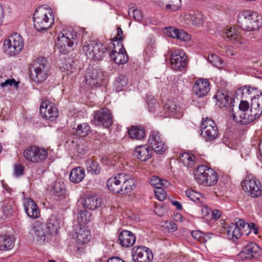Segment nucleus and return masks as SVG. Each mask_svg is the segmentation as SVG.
<instances>
[{"mask_svg":"<svg viewBox=\"0 0 262 262\" xmlns=\"http://www.w3.org/2000/svg\"><path fill=\"white\" fill-rule=\"evenodd\" d=\"M23 205L28 216L30 218H33V200L29 198H24Z\"/></svg>","mask_w":262,"mask_h":262,"instance_id":"nucleus-44","label":"nucleus"},{"mask_svg":"<svg viewBox=\"0 0 262 262\" xmlns=\"http://www.w3.org/2000/svg\"><path fill=\"white\" fill-rule=\"evenodd\" d=\"M262 114V94L254 96L251 99V107L247 101H242L238 109L231 111L233 120L243 124L253 121Z\"/></svg>","mask_w":262,"mask_h":262,"instance_id":"nucleus-1","label":"nucleus"},{"mask_svg":"<svg viewBox=\"0 0 262 262\" xmlns=\"http://www.w3.org/2000/svg\"><path fill=\"white\" fill-rule=\"evenodd\" d=\"M120 245L125 248L132 247L136 242V237L134 234L128 230L121 231L118 236Z\"/></svg>","mask_w":262,"mask_h":262,"instance_id":"nucleus-26","label":"nucleus"},{"mask_svg":"<svg viewBox=\"0 0 262 262\" xmlns=\"http://www.w3.org/2000/svg\"><path fill=\"white\" fill-rule=\"evenodd\" d=\"M186 195L191 200L194 202L200 200L202 198V194L192 189H187L185 191Z\"/></svg>","mask_w":262,"mask_h":262,"instance_id":"nucleus-47","label":"nucleus"},{"mask_svg":"<svg viewBox=\"0 0 262 262\" xmlns=\"http://www.w3.org/2000/svg\"><path fill=\"white\" fill-rule=\"evenodd\" d=\"M39 111L42 118L51 121L56 120L59 115L57 108L48 100L41 102Z\"/></svg>","mask_w":262,"mask_h":262,"instance_id":"nucleus-15","label":"nucleus"},{"mask_svg":"<svg viewBox=\"0 0 262 262\" xmlns=\"http://www.w3.org/2000/svg\"><path fill=\"white\" fill-rule=\"evenodd\" d=\"M90 213L85 210H80L78 213L77 221L79 225L85 226V224L90 221Z\"/></svg>","mask_w":262,"mask_h":262,"instance_id":"nucleus-43","label":"nucleus"},{"mask_svg":"<svg viewBox=\"0 0 262 262\" xmlns=\"http://www.w3.org/2000/svg\"><path fill=\"white\" fill-rule=\"evenodd\" d=\"M192 236L197 241L201 243H205L206 241L205 238L207 236L203 233L200 231H193L191 233Z\"/></svg>","mask_w":262,"mask_h":262,"instance_id":"nucleus-53","label":"nucleus"},{"mask_svg":"<svg viewBox=\"0 0 262 262\" xmlns=\"http://www.w3.org/2000/svg\"><path fill=\"white\" fill-rule=\"evenodd\" d=\"M242 189L249 196L256 198L262 195L260 182L252 174L247 175L241 183Z\"/></svg>","mask_w":262,"mask_h":262,"instance_id":"nucleus-6","label":"nucleus"},{"mask_svg":"<svg viewBox=\"0 0 262 262\" xmlns=\"http://www.w3.org/2000/svg\"><path fill=\"white\" fill-rule=\"evenodd\" d=\"M82 203L84 208L94 210L100 207L101 200L97 195H88L83 198Z\"/></svg>","mask_w":262,"mask_h":262,"instance_id":"nucleus-27","label":"nucleus"},{"mask_svg":"<svg viewBox=\"0 0 262 262\" xmlns=\"http://www.w3.org/2000/svg\"><path fill=\"white\" fill-rule=\"evenodd\" d=\"M85 176V170L81 167H77L71 171L69 178L72 182L77 184L81 182Z\"/></svg>","mask_w":262,"mask_h":262,"instance_id":"nucleus-33","label":"nucleus"},{"mask_svg":"<svg viewBox=\"0 0 262 262\" xmlns=\"http://www.w3.org/2000/svg\"><path fill=\"white\" fill-rule=\"evenodd\" d=\"M48 156V151L42 147H34V163L41 162L46 159Z\"/></svg>","mask_w":262,"mask_h":262,"instance_id":"nucleus-39","label":"nucleus"},{"mask_svg":"<svg viewBox=\"0 0 262 262\" xmlns=\"http://www.w3.org/2000/svg\"><path fill=\"white\" fill-rule=\"evenodd\" d=\"M238 26L247 31L256 30L262 25V18L256 12L244 10L240 12L237 19Z\"/></svg>","mask_w":262,"mask_h":262,"instance_id":"nucleus-4","label":"nucleus"},{"mask_svg":"<svg viewBox=\"0 0 262 262\" xmlns=\"http://www.w3.org/2000/svg\"><path fill=\"white\" fill-rule=\"evenodd\" d=\"M165 227L169 232H173L177 230V225L173 222L169 221L165 223Z\"/></svg>","mask_w":262,"mask_h":262,"instance_id":"nucleus-60","label":"nucleus"},{"mask_svg":"<svg viewBox=\"0 0 262 262\" xmlns=\"http://www.w3.org/2000/svg\"><path fill=\"white\" fill-rule=\"evenodd\" d=\"M109 48L112 49L110 53V57L116 64H124L128 61V55L122 43L111 42Z\"/></svg>","mask_w":262,"mask_h":262,"instance_id":"nucleus-10","label":"nucleus"},{"mask_svg":"<svg viewBox=\"0 0 262 262\" xmlns=\"http://www.w3.org/2000/svg\"><path fill=\"white\" fill-rule=\"evenodd\" d=\"M214 98L216 100V105L221 108L226 107L229 104V95L226 92L219 91Z\"/></svg>","mask_w":262,"mask_h":262,"instance_id":"nucleus-37","label":"nucleus"},{"mask_svg":"<svg viewBox=\"0 0 262 262\" xmlns=\"http://www.w3.org/2000/svg\"><path fill=\"white\" fill-rule=\"evenodd\" d=\"M117 34L116 36L114 37L113 41L112 42H114L117 43V42H119L118 41H121L123 39L124 36L123 34V31L120 27H118L117 29Z\"/></svg>","mask_w":262,"mask_h":262,"instance_id":"nucleus-59","label":"nucleus"},{"mask_svg":"<svg viewBox=\"0 0 262 262\" xmlns=\"http://www.w3.org/2000/svg\"><path fill=\"white\" fill-rule=\"evenodd\" d=\"M209 167L203 164L197 167L194 173V179L200 185L204 186L207 174V171Z\"/></svg>","mask_w":262,"mask_h":262,"instance_id":"nucleus-32","label":"nucleus"},{"mask_svg":"<svg viewBox=\"0 0 262 262\" xmlns=\"http://www.w3.org/2000/svg\"><path fill=\"white\" fill-rule=\"evenodd\" d=\"M136 180L130 177H128L124 173L115 174L107 181L106 186L108 189L114 193L125 194L130 192L136 186Z\"/></svg>","mask_w":262,"mask_h":262,"instance_id":"nucleus-2","label":"nucleus"},{"mask_svg":"<svg viewBox=\"0 0 262 262\" xmlns=\"http://www.w3.org/2000/svg\"><path fill=\"white\" fill-rule=\"evenodd\" d=\"M193 91L199 97L206 96L210 91V83L206 79L197 80L193 86Z\"/></svg>","mask_w":262,"mask_h":262,"instance_id":"nucleus-25","label":"nucleus"},{"mask_svg":"<svg viewBox=\"0 0 262 262\" xmlns=\"http://www.w3.org/2000/svg\"><path fill=\"white\" fill-rule=\"evenodd\" d=\"M164 112H160L158 115L161 118L167 117L170 115H173L176 117L180 116V114L176 115L179 111L180 107L178 106L174 101L168 100L164 106Z\"/></svg>","mask_w":262,"mask_h":262,"instance_id":"nucleus-28","label":"nucleus"},{"mask_svg":"<svg viewBox=\"0 0 262 262\" xmlns=\"http://www.w3.org/2000/svg\"><path fill=\"white\" fill-rule=\"evenodd\" d=\"M106 49L104 45L95 41H85L82 47V51L89 59L99 60L106 52Z\"/></svg>","mask_w":262,"mask_h":262,"instance_id":"nucleus-7","label":"nucleus"},{"mask_svg":"<svg viewBox=\"0 0 262 262\" xmlns=\"http://www.w3.org/2000/svg\"><path fill=\"white\" fill-rule=\"evenodd\" d=\"M128 13L130 16H133L134 19L137 21H140L143 19L142 11L139 9L130 8Z\"/></svg>","mask_w":262,"mask_h":262,"instance_id":"nucleus-50","label":"nucleus"},{"mask_svg":"<svg viewBox=\"0 0 262 262\" xmlns=\"http://www.w3.org/2000/svg\"><path fill=\"white\" fill-rule=\"evenodd\" d=\"M167 183H168V182L166 180H161L156 176H154L150 179V184L157 188H160L162 185H165Z\"/></svg>","mask_w":262,"mask_h":262,"instance_id":"nucleus-49","label":"nucleus"},{"mask_svg":"<svg viewBox=\"0 0 262 262\" xmlns=\"http://www.w3.org/2000/svg\"><path fill=\"white\" fill-rule=\"evenodd\" d=\"M234 221V223H230L225 228L227 238L233 241H235L241 237V230L247 225V223L239 218L235 219Z\"/></svg>","mask_w":262,"mask_h":262,"instance_id":"nucleus-13","label":"nucleus"},{"mask_svg":"<svg viewBox=\"0 0 262 262\" xmlns=\"http://www.w3.org/2000/svg\"><path fill=\"white\" fill-rule=\"evenodd\" d=\"M40 211L38 206L34 202V218H38L40 216Z\"/></svg>","mask_w":262,"mask_h":262,"instance_id":"nucleus-64","label":"nucleus"},{"mask_svg":"<svg viewBox=\"0 0 262 262\" xmlns=\"http://www.w3.org/2000/svg\"><path fill=\"white\" fill-rule=\"evenodd\" d=\"M180 19L187 25H192L198 27L202 26L204 22V16L199 11L183 12L180 15Z\"/></svg>","mask_w":262,"mask_h":262,"instance_id":"nucleus-16","label":"nucleus"},{"mask_svg":"<svg viewBox=\"0 0 262 262\" xmlns=\"http://www.w3.org/2000/svg\"><path fill=\"white\" fill-rule=\"evenodd\" d=\"M202 134L207 141H213L219 134L217 125L213 120L209 118H203L201 126Z\"/></svg>","mask_w":262,"mask_h":262,"instance_id":"nucleus-12","label":"nucleus"},{"mask_svg":"<svg viewBox=\"0 0 262 262\" xmlns=\"http://www.w3.org/2000/svg\"><path fill=\"white\" fill-rule=\"evenodd\" d=\"M239 255L246 258L257 259L261 256L262 249L256 243L250 242L245 246Z\"/></svg>","mask_w":262,"mask_h":262,"instance_id":"nucleus-19","label":"nucleus"},{"mask_svg":"<svg viewBox=\"0 0 262 262\" xmlns=\"http://www.w3.org/2000/svg\"><path fill=\"white\" fill-rule=\"evenodd\" d=\"M3 211L5 215L8 216L13 213V210L10 206H5L3 208Z\"/></svg>","mask_w":262,"mask_h":262,"instance_id":"nucleus-62","label":"nucleus"},{"mask_svg":"<svg viewBox=\"0 0 262 262\" xmlns=\"http://www.w3.org/2000/svg\"><path fill=\"white\" fill-rule=\"evenodd\" d=\"M202 217L206 220L210 219L211 210L207 206H203L202 207Z\"/></svg>","mask_w":262,"mask_h":262,"instance_id":"nucleus-56","label":"nucleus"},{"mask_svg":"<svg viewBox=\"0 0 262 262\" xmlns=\"http://www.w3.org/2000/svg\"><path fill=\"white\" fill-rule=\"evenodd\" d=\"M103 72L97 68H89L85 76V83L91 88L99 86L104 80Z\"/></svg>","mask_w":262,"mask_h":262,"instance_id":"nucleus-11","label":"nucleus"},{"mask_svg":"<svg viewBox=\"0 0 262 262\" xmlns=\"http://www.w3.org/2000/svg\"><path fill=\"white\" fill-rule=\"evenodd\" d=\"M76 38V33L72 29H65L59 33L56 46L59 52L66 54L71 51Z\"/></svg>","mask_w":262,"mask_h":262,"instance_id":"nucleus-5","label":"nucleus"},{"mask_svg":"<svg viewBox=\"0 0 262 262\" xmlns=\"http://www.w3.org/2000/svg\"><path fill=\"white\" fill-rule=\"evenodd\" d=\"M85 168L87 172L92 175H98L100 172L101 168L100 166L96 160L93 159H89L85 161Z\"/></svg>","mask_w":262,"mask_h":262,"instance_id":"nucleus-34","label":"nucleus"},{"mask_svg":"<svg viewBox=\"0 0 262 262\" xmlns=\"http://www.w3.org/2000/svg\"><path fill=\"white\" fill-rule=\"evenodd\" d=\"M151 250L144 246H135L132 249V258L135 262H150L153 259Z\"/></svg>","mask_w":262,"mask_h":262,"instance_id":"nucleus-14","label":"nucleus"},{"mask_svg":"<svg viewBox=\"0 0 262 262\" xmlns=\"http://www.w3.org/2000/svg\"><path fill=\"white\" fill-rule=\"evenodd\" d=\"M155 191V195L158 200L163 201L166 199V193L164 190L161 188H157Z\"/></svg>","mask_w":262,"mask_h":262,"instance_id":"nucleus-58","label":"nucleus"},{"mask_svg":"<svg viewBox=\"0 0 262 262\" xmlns=\"http://www.w3.org/2000/svg\"><path fill=\"white\" fill-rule=\"evenodd\" d=\"M95 123L98 126L108 128L113 123V117L110 110L104 108L96 112L94 117Z\"/></svg>","mask_w":262,"mask_h":262,"instance_id":"nucleus-17","label":"nucleus"},{"mask_svg":"<svg viewBox=\"0 0 262 262\" xmlns=\"http://www.w3.org/2000/svg\"><path fill=\"white\" fill-rule=\"evenodd\" d=\"M243 93L248 95H252L256 91L255 88L249 86H245L243 89Z\"/></svg>","mask_w":262,"mask_h":262,"instance_id":"nucleus-61","label":"nucleus"},{"mask_svg":"<svg viewBox=\"0 0 262 262\" xmlns=\"http://www.w3.org/2000/svg\"><path fill=\"white\" fill-rule=\"evenodd\" d=\"M163 31L167 36L172 38H176L181 41L187 42L191 39V35L182 29L169 27L165 28Z\"/></svg>","mask_w":262,"mask_h":262,"instance_id":"nucleus-22","label":"nucleus"},{"mask_svg":"<svg viewBox=\"0 0 262 262\" xmlns=\"http://www.w3.org/2000/svg\"><path fill=\"white\" fill-rule=\"evenodd\" d=\"M14 176L16 178L21 177L25 172V168L19 163H16L13 167Z\"/></svg>","mask_w":262,"mask_h":262,"instance_id":"nucleus-52","label":"nucleus"},{"mask_svg":"<svg viewBox=\"0 0 262 262\" xmlns=\"http://www.w3.org/2000/svg\"><path fill=\"white\" fill-rule=\"evenodd\" d=\"M127 84V79L126 77L123 75H120L116 79L114 83V86L117 92H120L123 90Z\"/></svg>","mask_w":262,"mask_h":262,"instance_id":"nucleus-41","label":"nucleus"},{"mask_svg":"<svg viewBox=\"0 0 262 262\" xmlns=\"http://www.w3.org/2000/svg\"><path fill=\"white\" fill-rule=\"evenodd\" d=\"M54 21L52 10L47 6H40L34 12V27L38 31L48 30Z\"/></svg>","mask_w":262,"mask_h":262,"instance_id":"nucleus-3","label":"nucleus"},{"mask_svg":"<svg viewBox=\"0 0 262 262\" xmlns=\"http://www.w3.org/2000/svg\"><path fill=\"white\" fill-rule=\"evenodd\" d=\"M170 60L173 69L181 70L186 65L187 56L182 50L177 49L171 52Z\"/></svg>","mask_w":262,"mask_h":262,"instance_id":"nucleus-18","label":"nucleus"},{"mask_svg":"<svg viewBox=\"0 0 262 262\" xmlns=\"http://www.w3.org/2000/svg\"><path fill=\"white\" fill-rule=\"evenodd\" d=\"M180 160L183 164L188 167H192L199 163H203L205 162L203 158L186 152L181 155Z\"/></svg>","mask_w":262,"mask_h":262,"instance_id":"nucleus-24","label":"nucleus"},{"mask_svg":"<svg viewBox=\"0 0 262 262\" xmlns=\"http://www.w3.org/2000/svg\"><path fill=\"white\" fill-rule=\"evenodd\" d=\"M4 47L10 56L20 53L24 47L23 39L21 36L15 33L8 36L4 41Z\"/></svg>","mask_w":262,"mask_h":262,"instance_id":"nucleus-8","label":"nucleus"},{"mask_svg":"<svg viewBox=\"0 0 262 262\" xmlns=\"http://www.w3.org/2000/svg\"><path fill=\"white\" fill-rule=\"evenodd\" d=\"M15 245V238L11 234H0V250H10Z\"/></svg>","mask_w":262,"mask_h":262,"instance_id":"nucleus-30","label":"nucleus"},{"mask_svg":"<svg viewBox=\"0 0 262 262\" xmlns=\"http://www.w3.org/2000/svg\"><path fill=\"white\" fill-rule=\"evenodd\" d=\"M208 59L209 61L214 67L221 68L223 64V61L217 55L210 54L208 55Z\"/></svg>","mask_w":262,"mask_h":262,"instance_id":"nucleus-46","label":"nucleus"},{"mask_svg":"<svg viewBox=\"0 0 262 262\" xmlns=\"http://www.w3.org/2000/svg\"><path fill=\"white\" fill-rule=\"evenodd\" d=\"M34 70L35 73L34 82L41 83L45 81L49 76L50 70V66L47 59L41 57L34 61Z\"/></svg>","mask_w":262,"mask_h":262,"instance_id":"nucleus-9","label":"nucleus"},{"mask_svg":"<svg viewBox=\"0 0 262 262\" xmlns=\"http://www.w3.org/2000/svg\"><path fill=\"white\" fill-rule=\"evenodd\" d=\"M51 191L52 193L60 200L66 199L68 198L69 195L67 193L66 185L63 182H56L52 187Z\"/></svg>","mask_w":262,"mask_h":262,"instance_id":"nucleus-31","label":"nucleus"},{"mask_svg":"<svg viewBox=\"0 0 262 262\" xmlns=\"http://www.w3.org/2000/svg\"><path fill=\"white\" fill-rule=\"evenodd\" d=\"M128 135L132 139L142 140L145 137V132L143 127L138 126H132L128 129Z\"/></svg>","mask_w":262,"mask_h":262,"instance_id":"nucleus-35","label":"nucleus"},{"mask_svg":"<svg viewBox=\"0 0 262 262\" xmlns=\"http://www.w3.org/2000/svg\"><path fill=\"white\" fill-rule=\"evenodd\" d=\"M206 175V179L204 186L205 187H211L215 185L219 180V176L217 172L211 168H209Z\"/></svg>","mask_w":262,"mask_h":262,"instance_id":"nucleus-36","label":"nucleus"},{"mask_svg":"<svg viewBox=\"0 0 262 262\" xmlns=\"http://www.w3.org/2000/svg\"><path fill=\"white\" fill-rule=\"evenodd\" d=\"M221 215V212L219 210H211V213L210 216V219H213L214 220L219 219Z\"/></svg>","mask_w":262,"mask_h":262,"instance_id":"nucleus-63","label":"nucleus"},{"mask_svg":"<svg viewBox=\"0 0 262 262\" xmlns=\"http://www.w3.org/2000/svg\"><path fill=\"white\" fill-rule=\"evenodd\" d=\"M19 81H16L15 79H6L4 82L0 84L1 88H4L8 86H13L15 89H17L19 86Z\"/></svg>","mask_w":262,"mask_h":262,"instance_id":"nucleus-51","label":"nucleus"},{"mask_svg":"<svg viewBox=\"0 0 262 262\" xmlns=\"http://www.w3.org/2000/svg\"><path fill=\"white\" fill-rule=\"evenodd\" d=\"M155 2L163 10L170 12L178 11L182 7L181 0H155Z\"/></svg>","mask_w":262,"mask_h":262,"instance_id":"nucleus-23","label":"nucleus"},{"mask_svg":"<svg viewBox=\"0 0 262 262\" xmlns=\"http://www.w3.org/2000/svg\"><path fill=\"white\" fill-rule=\"evenodd\" d=\"M75 243L77 246H83L88 244L91 238L90 231L85 226L79 225L75 229L74 234Z\"/></svg>","mask_w":262,"mask_h":262,"instance_id":"nucleus-20","label":"nucleus"},{"mask_svg":"<svg viewBox=\"0 0 262 262\" xmlns=\"http://www.w3.org/2000/svg\"><path fill=\"white\" fill-rule=\"evenodd\" d=\"M225 33L226 37L232 42L238 38L239 34L238 31L234 27H227L225 30Z\"/></svg>","mask_w":262,"mask_h":262,"instance_id":"nucleus-42","label":"nucleus"},{"mask_svg":"<svg viewBox=\"0 0 262 262\" xmlns=\"http://www.w3.org/2000/svg\"><path fill=\"white\" fill-rule=\"evenodd\" d=\"M233 42L237 48L241 49L245 48L248 43L247 40L240 37L239 35L238 36V38L236 40H234Z\"/></svg>","mask_w":262,"mask_h":262,"instance_id":"nucleus-55","label":"nucleus"},{"mask_svg":"<svg viewBox=\"0 0 262 262\" xmlns=\"http://www.w3.org/2000/svg\"><path fill=\"white\" fill-rule=\"evenodd\" d=\"M60 221L56 216H52L46 224L49 234H57L60 228Z\"/></svg>","mask_w":262,"mask_h":262,"instance_id":"nucleus-38","label":"nucleus"},{"mask_svg":"<svg viewBox=\"0 0 262 262\" xmlns=\"http://www.w3.org/2000/svg\"><path fill=\"white\" fill-rule=\"evenodd\" d=\"M49 231L47 225L43 222L36 221L34 223V239L38 244H43Z\"/></svg>","mask_w":262,"mask_h":262,"instance_id":"nucleus-21","label":"nucleus"},{"mask_svg":"<svg viewBox=\"0 0 262 262\" xmlns=\"http://www.w3.org/2000/svg\"><path fill=\"white\" fill-rule=\"evenodd\" d=\"M152 149L158 154H162L165 151L167 147L165 144L164 140L158 142L156 144L151 147Z\"/></svg>","mask_w":262,"mask_h":262,"instance_id":"nucleus-48","label":"nucleus"},{"mask_svg":"<svg viewBox=\"0 0 262 262\" xmlns=\"http://www.w3.org/2000/svg\"><path fill=\"white\" fill-rule=\"evenodd\" d=\"M91 131L90 126L86 123H83L77 125L76 128V135L80 137H84L89 135Z\"/></svg>","mask_w":262,"mask_h":262,"instance_id":"nucleus-40","label":"nucleus"},{"mask_svg":"<svg viewBox=\"0 0 262 262\" xmlns=\"http://www.w3.org/2000/svg\"><path fill=\"white\" fill-rule=\"evenodd\" d=\"M59 68L62 72H67L68 74L72 72L71 64L66 60L60 63Z\"/></svg>","mask_w":262,"mask_h":262,"instance_id":"nucleus-54","label":"nucleus"},{"mask_svg":"<svg viewBox=\"0 0 262 262\" xmlns=\"http://www.w3.org/2000/svg\"><path fill=\"white\" fill-rule=\"evenodd\" d=\"M24 158L28 161L32 162L33 146L31 145L28 148L25 149L23 154Z\"/></svg>","mask_w":262,"mask_h":262,"instance_id":"nucleus-57","label":"nucleus"},{"mask_svg":"<svg viewBox=\"0 0 262 262\" xmlns=\"http://www.w3.org/2000/svg\"><path fill=\"white\" fill-rule=\"evenodd\" d=\"M162 140H163V139L158 132L152 131L149 135L148 142L151 147Z\"/></svg>","mask_w":262,"mask_h":262,"instance_id":"nucleus-45","label":"nucleus"},{"mask_svg":"<svg viewBox=\"0 0 262 262\" xmlns=\"http://www.w3.org/2000/svg\"><path fill=\"white\" fill-rule=\"evenodd\" d=\"M152 151L147 145L137 146L135 150V155L142 161H146L151 158Z\"/></svg>","mask_w":262,"mask_h":262,"instance_id":"nucleus-29","label":"nucleus"}]
</instances>
